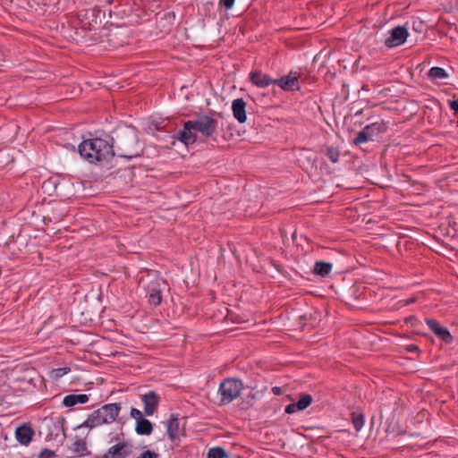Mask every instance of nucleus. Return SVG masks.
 <instances>
[{
	"label": "nucleus",
	"mask_w": 458,
	"mask_h": 458,
	"mask_svg": "<svg viewBox=\"0 0 458 458\" xmlns=\"http://www.w3.org/2000/svg\"><path fill=\"white\" fill-rule=\"evenodd\" d=\"M137 144L136 133L133 129H125L117 136L116 150L114 149V139L110 136L105 138H91L84 140L78 146L81 157L90 164L109 161L115 155L126 159L138 156L135 150Z\"/></svg>",
	"instance_id": "nucleus-1"
},
{
	"label": "nucleus",
	"mask_w": 458,
	"mask_h": 458,
	"mask_svg": "<svg viewBox=\"0 0 458 458\" xmlns=\"http://www.w3.org/2000/svg\"><path fill=\"white\" fill-rule=\"evenodd\" d=\"M217 122L212 117L201 114L193 120L184 123L183 129L177 132V139L185 145L193 144L197 140V132L206 138L213 137L216 131Z\"/></svg>",
	"instance_id": "nucleus-2"
},
{
	"label": "nucleus",
	"mask_w": 458,
	"mask_h": 458,
	"mask_svg": "<svg viewBox=\"0 0 458 458\" xmlns=\"http://www.w3.org/2000/svg\"><path fill=\"white\" fill-rule=\"evenodd\" d=\"M243 388L242 382L239 379L229 377L219 385L217 394L220 397L219 405H226L234 401Z\"/></svg>",
	"instance_id": "nucleus-3"
},
{
	"label": "nucleus",
	"mask_w": 458,
	"mask_h": 458,
	"mask_svg": "<svg viewBox=\"0 0 458 458\" xmlns=\"http://www.w3.org/2000/svg\"><path fill=\"white\" fill-rule=\"evenodd\" d=\"M386 126L383 122H375L366 125L361 131L357 133L353 140L355 145H360L369 141H372L379 134L385 132Z\"/></svg>",
	"instance_id": "nucleus-4"
},
{
	"label": "nucleus",
	"mask_w": 458,
	"mask_h": 458,
	"mask_svg": "<svg viewBox=\"0 0 458 458\" xmlns=\"http://www.w3.org/2000/svg\"><path fill=\"white\" fill-rule=\"evenodd\" d=\"M165 286L166 282L161 278H155L147 284L146 298L150 305L157 306L161 303Z\"/></svg>",
	"instance_id": "nucleus-5"
},
{
	"label": "nucleus",
	"mask_w": 458,
	"mask_h": 458,
	"mask_svg": "<svg viewBox=\"0 0 458 458\" xmlns=\"http://www.w3.org/2000/svg\"><path fill=\"white\" fill-rule=\"evenodd\" d=\"M409 32L403 26H396L390 30L386 35L384 44L388 48H394L402 46L407 40Z\"/></svg>",
	"instance_id": "nucleus-6"
},
{
	"label": "nucleus",
	"mask_w": 458,
	"mask_h": 458,
	"mask_svg": "<svg viewBox=\"0 0 458 458\" xmlns=\"http://www.w3.org/2000/svg\"><path fill=\"white\" fill-rule=\"evenodd\" d=\"M120 410V403H108L98 409V412H100V419L104 424L114 422L117 419Z\"/></svg>",
	"instance_id": "nucleus-7"
},
{
	"label": "nucleus",
	"mask_w": 458,
	"mask_h": 458,
	"mask_svg": "<svg viewBox=\"0 0 458 458\" xmlns=\"http://www.w3.org/2000/svg\"><path fill=\"white\" fill-rule=\"evenodd\" d=\"M144 404V413L146 416H152L157 411L159 403V396L154 391H148L140 397Z\"/></svg>",
	"instance_id": "nucleus-8"
},
{
	"label": "nucleus",
	"mask_w": 458,
	"mask_h": 458,
	"mask_svg": "<svg viewBox=\"0 0 458 458\" xmlns=\"http://www.w3.org/2000/svg\"><path fill=\"white\" fill-rule=\"evenodd\" d=\"M275 84L287 91H294L300 89L299 78L296 72H290L280 79H276Z\"/></svg>",
	"instance_id": "nucleus-9"
},
{
	"label": "nucleus",
	"mask_w": 458,
	"mask_h": 458,
	"mask_svg": "<svg viewBox=\"0 0 458 458\" xmlns=\"http://www.w3.org/2000/svg\"><path fill=\"white\" fill-rule=\"evenodd\" d=\"M426 324L428 328L444 342L450 343L452 341V335L447 327L441 326L437 320L428 318L426 319Z\"/></svg>",
	"instance_id": "nucleus-10"
},
{
	"label": "nucleus",
	"mask_w": 458,
	"mask_h": 458,
	"mask_svg": "<svg viewBox=\"0 0 458 458\" xmlns=\"http://www.w3.org/2000/svg\"><path fill=\"white\" fill-rule=\"evenodd\" d=\"M131 445L127 442H119L109 448L105 458H125L131 453Z\"/></svg>",
	"instance_id": "nucleus-11"
},
{
	"label": "nucleus",
	"mask_w": 458,
	"mask_h": 458,
	"mask_svg": "<svg viewBox=\"0 0 458 458\" xmlns=\"http://www.w3.org/2000/svg\"><path fill=\"white\" fill-rule=\"evenodd\" d=\"M34 436V430L31 427L27 425H21L15 430V437L17 441L22 445H28Z\"/></svg>",
	"instance_id": "nucleus-12"
},
{
	"label": "nucleus",
	"mask_w": 458,
	"mask_h": 458,
	"mask_svg": "<svg viewBox=\"0 0 458 458\" xmlns=\"http://www.w3.org/2000/svg\"><path fill=\"white\" fill-rule=\"evenodd\" d=\"M233 117L240 123L246 122V103L242 98H236L232 102Z\"/></svg>",
	"instance_id": "nucleus-13"
},
{
	"label": "nucleus",
	"mask_w": 458,
	"mask_h": 458,
	"mask_svg": "<svg viewBox=\"0 0 458 458\" xmlns=\"http://www.w3.org/2000/svg\"><path fill=\"white\" fill-rule=\"evenodd\" d=\"M312 397L310 394L302 395L297 403H293L285 407V412L288 414L295 413L298 411H303L311 404Z\"/></svg>",
	"instance_id": "nucleus-14"
},
{
	"label": "nucleus",
	"mask_w": 458,
	"mask_h": 458,
	"mask_svg": "<svg viewBox=\"0 0 458 458\" xmlns=\"http://www.w3.org/2000/svg\"><path fill=\"white\" fill-rule=\"evenodd\" d=\"M251 82L259 88H267L272 84H275L274 79L266 73L260 72H252L250 73Z\"/></svg>",
	"instance_id": "nucleus-15"
},
{
	"label": "nucleus",
	"mask_w": 458,
	"mask_h": 458,
	"mask_svg": "<svg viewBox=\"0 0 458 458\" xmlns=\"http://www.w3.org/2000/svg\"><path fill=\"white\" fill-rule=\"evenodd\" d=\"M89 400V396L86 394H71L63 399V405L65 407H73L76 404L86 403Z\"/></svg>",
	"instance_id": "nucleus-16"
},
{
	"label": "nucleus",
	"mask_w": 458,
	"mask_h": 458,
	"mask_svg": "<svg viewBox=\"0 0 458 458\" xmlns=\"http://www.w3.org/2000/svg\"><path fill=\"white\" fill-rule=\"evenodd\" d=\"M166 433L171 440H174L178 437L179 421L174 414H172L166 422Z\"/></svg>",
	"instance_id": "nucleus-17"
},
{
	"label": "nucleus",
	"mask_w": 458,
	"mask_h": 458,
	"mask_svg": "<svg viewBox=\"0 0 458 458\" xmlns=\"http://www.w3.org/2000/svg\"><path fill=\"white\" fill-rule=\"evenodd\" d=\"M135 431L140 436H148L153 431V425L148 419H140L136 422Z\"/></svg>",
	"instance_id": "nucleus-18"
},
{
	"label": "nucleus",
	"mask_w": 458,
	"mask_h": 458,
	"mask_svg": "<svg viewBox=\"0 0 458 458\" xmlns=\"http://www.w3.org/2000/svg\"><path fill=\"white\" fill-rule=\"evenodd\" d=\"M103 424H104V422H102V420L100 419V412H98V411L96 410L78 428H94L101 426Z\"/></svg>",
	"instance_id": "nucleus-19"
},
{
	"label": "nucleus",
	"mask_w": 458,
	"mask_h": 458,
	"mask_svg": "<svg viewBox=\"0 0 458 458\" xmlns=\"http://www.w3.org/2000/svg\"><path fill=\"white\" fill-rule=\"evenodd\" d=\"M332 264L329 262L318 261L316 262L314 267V272L321 276H327L332 271Z\"/></svg>",
	"instance_id": "nucleus-20"
},
{
	"label": "nucleus",
	"mask_w": 458,
	"mask_h": 458,
	"mask_svg": "<svg viewBox=\"0 0 458 458\" xmlns=\"http://www.w3.org/2000/svg\"><path fill=\"white\" fill-rule=\"evenodd\" d=\"M428 76L433 80H444L448 78V73L445 69L436 66L429 69Z\"/></svg>",
	"instance_id": "nucleus-21"
},
{
	"label": "nucleus",
	"mask_w": 458,
	"mask_h": 458,
	"mask_svg": "<svg viewBox=\"0 0 458 458\" xmlns=\"http://www.w3.org/2000/svg\"><path fill=\"white\" fill-rule=\"evenodd\" d=\"M69 372H71V368L68 366H64L61 368L52 369L50 371V377L51 378L57 380L63 377L64 375L68 374Z\"/></svg>",
	"instance_id": "nucleus-22"
},
{
	"label": "nucleus",
	"mask_w": 458,
	"mask_h": 458,
	"mask_svg": "<svg viewBox=\"0 0 458 458\" xmlns=\"http://www.w3.org/2000/svg\"><path fill=\"white\" fill-rule=\"evenodd\" d=\"M226 452L222 447H213L208 452V458H225Z\"/></svg>",
	"instance_id": "nucleus-23"
},
{
	"label": "nucleus",
	"mask_w": 458,
	"mask_h": 458,
	"mask_svg": "<svg viewBox=\"0 0 458 458\" xmlns=\"http://www.w3.org/2000/svg\"><path fill=\"white\" fill-rule=\"evenodd\" d=\"M352 422L356 431H360L364 426V417L362 414H352Z\"/></svg>",
	"instance_id": "nucleus-24"
},
{
	"label": "nucleus",
	"mask_w": 458,
	"mask_h": 458,
	"mask_svg": "<svg viewBox=\"0 0 458 458\" xmlns=\"http://www.w3.org/2000/svg\"><path fill=\"white\" fill-rule=\"evenodd\" d=\"M130 415H131V418H133L136 420V422L138 420H140V419L144 418L143 415H142V412L140 410L136 409V408H131V410L130 411Z\"/></svg>",
	"instance_id": "nucleus-25"
},
{
	"label": "nucleus",
	"mask_w": 458,
	"mask_h": 458,
	"mask_svg": "<svg viewBox=\"0 0 458 458\" xmlns=\"http://www.w3.org/2000/svg\"><path fill=\"white\" fill-rule=\"evenodd\" d=\"M55 456V452L50 449H43L38 455V458H53Z\"/></svg>",
	"instance_id": "nucleus-26"
},
{
	"label": "nucleus",
	"mask_w": 458,
	"mask_h": 458,
	"mask_svg": "<svg viewBox=\"0 0 458 458\" xmlns=\"http://www.w3.org/2000/svg\"><path fill=\"white\" fill-rule=\"evenodd\" d=\"M138 458H158V454L153 451L146 450Z\"/></svg>",
	"instance_id": "nucleus-27"
},
{
	"label": "nucleus",
	"mask_w": 458,
	"mask_h": 458,
	"mask_svg": "<svg viewBox=\"0 0 458 458\" xmlns=\"http://www.w3.org/2000/svg\"><path fill=\"white\" fill-rule=\"evenodd\" d=\"M86 450L85 445L80 441L74 443V452H83Z\"/></svg>",
	"instance_id": "nucleus-28"
},
{
	"label": "nucleus",
	"mask_w": 458,
	"mask_h": 458,
	"mask_svg": "<svg viewBox=\"0 0 458 458\" xmlns=\"http://www.w3.org/2000/svg\"><path fill=\"white\" fill-rule=\"evenodd\" d=\"M220 2L225 10H230L233 6L235 0H221Z\"/></svg>",
	"instance_id": "nucleus-29"
},
{
	"label": "nucleus",
	"mask_w": 458,
	"mask_h": 458,
	"mask_svg": "<svg viewBox=\"0 0 458 458\" xmlns=\"http://www.w3.org/2000/svg\"><path fill=\"white\" fill-rule=\"evenodd\" d=\"M450 108L455 112H458V100H452L450 102Z\"/></svg>",
	"instance_id": "nucleus-30"
},
{
	"label": "nucleus",
	"mask_w": 458,
	"mask_h": 458,
	"mask_svg": "<svg viewBox=\"0 0 458 458\" xmlns=\"http://www.w3.org/2000/svg\"><path fill=\"white\" fill-rule=\"evenodd\" d=\"M328 157L333 163H336L338 161V154L336 153L331 152L328 154Z\"/></svg>",
	"instance_id": "nucleus-31"
},
{
	"label": "nucleus",
	"mask_w": 458,
	"mask_h": 458,
	"mask_svg": "<svg viewBox=\"0 0 458 458\" xmlns=\"http://www.w3.org/2000/svg\"><path fill=\"white\" fill-rule=\"evenodd\" d=\"M407 349L409 352H416L419 351V348L414 344L408 345Z\"/></svg>",
	"instance_id": "nucleus-32"
},
{
	"label": "nucleus",
	"mask_w": 458,
	"mask_h": 458,
	"mask_svg": "<svg viewBox=\"0 0 458 458\" xmlns=\"http://www.w3.org/2000/svg\"><path fill=\"white\" fill-rule=\"evenodd\" d=\"M272 392H273V394H274L278 395V394H280L282 393V390H281V388H280V387H278V386H274V387L272 388Z\"/></svg>",
	"instance_id": "nucleus-33"
}]
</instances>
